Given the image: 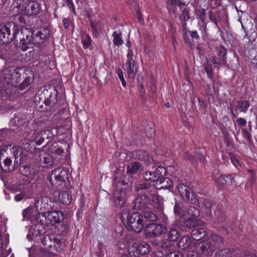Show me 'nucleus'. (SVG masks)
I'll list each match as a JSON object with an SVG mask.
<instances>
[{
    "label": "nucleus",
    "mask_w": 257,
    "mask_h": 257,
    "mask_svg": "<svg viewBox=\"0 0 257 257\" xmlns=\"http://www.w3.org/2000/svg\"><path fill=\"white\" fill-rule=\"evenodd\" d=\"M44 232H40L39 229H30L29 230L27 237L29 240L34 239L36 242L40 240L43 244L45 249L55 253V252H61L65 246L66 239L63 234L46 235L41 237Z\"/></svg>",
    "instance_id": "f257e3e1"
},
{
    "label": "nucleus",
    "mask_w": 257,
    "mask_h": 257,
    "mask_svg": "<svg viewBox=\"0 0 257 257\" xmlns=\"http://www.w3.org/2000/svg\"><path fill=\"white\" fill-rule=\"evenodd\" d=\"M22 73L24 74L23 68H7L0 74V95L3 99H6L13 93L12 86H17L22 80Z\"/></svg>",
    "instance_id": "f03ea898"
},
{
    "label": "nucleus",
    "mask_w": 257,
    "mask_h": 257,
    "mask_svg": "<svg viewBox=\"0 0 257 257\" xmlns=\"http://www.w3.org/2000/svg\"><path fill=\"white\" fill-rule=\"evenodd\" d=\"M64 151L59 148L56 143L49 148L48 153L44 152L41 154V162L44 168L51 166L54 163H58L62 159Z\"/></svg>",
    "instance_id": "7ed1b4c3"
},
{
    "label": "nucleus",
    "mask_w": 257,
    "mask_h": 257,
    "mask_svg": "<svg viewBox=\"0 0 257 257\" xmlns=\"http://www.w3.org/2000/svg\"><path fill=\"white\" fill-rule=\"evenodd\" d=\"M19 35L18 26L15 23L11 22L0 24V40L2 43H10L13 40H16Z\"/></svg>",
    "instance_id": "20e7f679"
},
{
    "label": "nucleus",
    "mask_w": 257,
    "mask_h": 257,
    "mask_svg": "<svg viewBox=\"0 0 257 257\" xmlns=\"http://www.w3.org/2000/svg\"><path fill=\"white\" fill-rule=\"evenodd\" d=\"M121 218L124 224L130 225L136 232H140L144 227L143 217L137 212L130 215L128 210L124 209L122 212Z\"/></svg>",
    "instance_id": "39448f33"
},
{
    "label": "nucleus",
    "mask_w": 257,
    "mask_h": 257,
    "mask_svg": "<svg viewBox=\"0 0 257 257\" xmlns=\"http://www.w3.org/2000/svg\"><path fill=\"white\" fill-rule=\"evenodd\" d=\"M226 50L223 47H220L215 55L210 61H207V64L205 67V70L208 77L211 78L213 74V70L211 65H214V67L217 68L224 65L226 63Z\"/></svg>",
    "instance_id": "423d86ee"
},
{
    "label": "nucleus",
    "mask_w": 257,
    "mask_h": 257,
    "mask_svg": "<svg viewBox=\"0 0 257 257\" xmlns=\"http://www.w3.org/2000/svg\"><path fill=\"white\" fill-rule=\"evenodd\" d=\"M67 175V171L64 168L55 169L50 176L51 185L56 189L61 190L65 186V180L68 178Z\"/></svg>",
    "instance_id": "0eeeda50"
},
{
    "label": "nucleus",
    "mask_w": 257,
    "mask_h": 257,
    "mask_svg": "<svg viewBox=\"0 0 257 257\" xmlns=\"http://www.w3.org/2000/svg\"><path fill=\"white\" fill-rule=\"evenodd\" d=\"M17 8L26 15H37L41 11V6L37 2L29 0H17Z\"/></svg>",
    "instance_id": "6e6552de"
},
{
    "label": "nucleus",
    "mask_w": 257,
    "mask_h": 257,
    "mask_svg": "<svg viewBox=\"0 0 257 257\" xmlns=\"http://www.w3.org/2000/svg\"><path fill=\"white\" fill-rule=\"evenodd\" d=\"M41 98H45L44 103L50 109L53 108L57 101V92L56 89L50 86L41 87L38 92Z\"/></svg>",
    "instance_id": "1a4fd4ad"
},
{
    "label": "nucleus",
    "mask_w": 257,
    "mask_h": 257,
    "mask_svg": "<svg viewBox=\"0 0 257 257\" xmlns=\"http://www.w3.org/2000/svg\"><path fill=\"white\" fill-rule=\"evenodd\" d=\"M149 244L145 242L141 243H130L128 250L129 255L133 257H140L141 255L148 253L150 251Z\"/></svg>",
    "instance_id": "9d476101"
},
{
    "label": "nucleus",
    "mask_w": 257,
    "mask_h": 257,
    "mask_svg": "<svg viewBox=\"0 0 257 257\" xmlns=\"http://www.w3.org/2000/svg\"><path fill=\"white\" fill-rule=\"evenodd\" d=\"M126 56L127 60L123 65V69L127 72L130 78L134 79L137 72V68L136 66V62L133 59L134 52L132 49L129 48Z\"/></svg>",
    "instance_id": "9b49d317"
},
{
    "label": "nucleus",
    "mask_w": 257,
    "mask_h": 257,
    "mask_svg": "<svg viewBox=\"0 0 257 257\" xmlns=\"http://www.w3.org/2000/svg\"><path fill=\"white\" fill-rule=\"evenodd\" d=\"M177 189L180 195L185 197V199L189 202L198 205L199 202L195 197L194 193L191 188L182 183H180L177 186Z\"/></svg>",
    "instance_id": "f8f14e48"
},
{
    "label": "nucleus",
    "mask_w": 257,
    "mask_h": 257,
    "mask_svg": "<svg viewBox=\"0 0 257 257\" xmlns=\"http://www.w3.org/2000/svg\"><path fill=\"white\" fill-rule=\"evenodd\" d=\"M166 231V227L161 224L151 223L146 226L145 230L148 236H159Z\"/></svg>",
    "instance_id": "ddd939ff"
},
{
    "label": "nucleus",
    "mask_w": 257,
    "mask_h": 257,
    "mask_svg": "<svg viewBox=\"0 0 257 257\" xmlns=\"http://www.w3.org/2000/svg\"><path fill=\"white\" fill-rule=\"evenodd\" d=\"M42 216L45 218L46 223L53 225L60 222L63 219V213L61 211H50L42 213Z\"/></svg>",
    "instance_id": "4468645a"
},
{
    "label": "nucleus",
    "mask_w": 257,
    "mask_h": 257,
    "mask_svg": "<svg viewBox=\"0 0 257 257\" xmlns=\"http://www.w3.org/2000/svg\"><path fill=\"white\" fill-rule=\"evenodd\" d=\"M249 106V102L247 100L239 101L236 105L230 104V111L232 117H236L239 112H246Z\"/></svg>",
    "instance_id": "2eb2a0df"
},
{
    "label": "nucleus",
    "mask_w": 257,
    "mask_h": 257,
    "mask_svg": "<svg viewBox=\"0 0 257 257\" xmlns=\"http://www.w3.org/2000/svg\"><path fill=\"white\" fill-rule=\"evenodd\" d=\"M159 190L168 189L171 190L173 189V183L169 178L161 177L156 179L154 181V185Z\"/></svg>",
    "instance_id": "dca6fc26"
},
{
    "label": "nucleus",
    "mask_w": 257,
    "mask_h": 257,
    "mask_svg": "<svg viewBox=\"0 0 257 257\" xmlns=\"http://www.w3.org/2000/svg\"><path fill=\"white\" fill-rule=\"evenodd\" d=\"M150 199L146 194H139L134 201V208L138 210L145 209L149 204Z\"/></svg>",
    "instance_id": "f3484780"
},
{
    "label": "nucleus",
    "mask_w": 257,
    "mask_h": 257,
    "mask_svg": "<svg viewBox=\"0 0 257 257\" xmlns=\"http://www.w3.org/2000/svg\"><path fill=\"white\" fill-rule=\"evenodd\" d=\"M112 199L115 205L118 207H124L126 204V195L124 191L115 190L113 194Z\"/></svg>",
    "instance_id": "a211bd4d"
},
{
    "label": "nucleus",
    "mask_w": 257,
    "mask_h": 257,
    "mask_svg": "<svg viewBox=\"0 0 257 257\" xmlns=\"http://www.w3.org/2000/svg\"><path fill=\"white\" fill-rule=\"evenodd\" d=\"M233 178L229 175H222L218 179H214V181L216 185L219 189L223 188L225 185L231 184Z\"/></svg>",
    "instance_id": "6ab92c4d"
},
{
    "label": "nucleus",
    "mask_w": 257,
    "mask_h": 257,
    "mask_svg": "<svg viewBox=\"0 0 257 257\" xmlns=\"http://www.w3.org/2000/svg\"><path fill=\"white\" fill-rule=\"evenodd\" d=\"M6 153L5 151H4L2 149L0 150V165L1 166L2 169L5 172H9L12 170V160L6 157L4 159L3 161V164H2L1 160L2 159V157H4V154Z\"/></svg>",
    "instance_id": "aec40b11"
},
{
    "label": "nucleus",
    "mask_w": 257,
    "mask_h": 257,
    "mask_svg": "<svg viewBox=\"0 0 257 257\" xmlns=\"http://www.w3.org/2000/svg\"><path fill=\"white\" fill-rule=\"evenodd\" d=\"M35 207L39 212L49 208L48 198L46 196L39 197L35 202Z\"/></svg>",
    "instance_id": "412c9836"
},
{
    "label": "nucleus",
    "mask_w": 257,
    "mask_h": 257,
    "mask_svg": "<svg viewBox=\"0 0 257 257\" xmlns=\"http://www.w3.org/2000/svg\"><path fill=\"white\" fill-rule=\"evenodd\" d=\"M49 31L47 29H43L36 34L35 41L38 44H43L49 38Z\"/></svg>",
    "instance_id": "4be33fe9"
},
{
    "label": "nucleus",
    "mask_w": 257,
    "mask_h": 257,
    "mask_svg": "<svg viewBox=\"0 0 257 257\" xmlns=\"http://www.w3.org/2000/svg\"><path fill=\"white\" fill-rule=\"evenodd\" d=\"M200 248L202 252L207 255H211L215 250V247L213 246V245L210 241H209V239H206L202 243Z\"/></svg>",
    "instance_id": "5701e85b"
},
{
    "label": "nucleus",
    "mask_w": 257,
    "mask_h": 257,
    "mask_svg": "<svg viewBox=\"0 0 257 257\" xmlns=\"http://www.w3.org/2000/svg\"><path fill=\"white\" fill-rule=\"evenodd\" d=\"M59 200L64 204H69L71 202L72 196L70 189L60 192L58 196Z\"/></svg>",
    "instance_id": "b1692460"
},
{
    "label": "nucleus",
    "mask_w": 257,
    "mask_h": 257,
    "mask_svg": "<svg viewBox=\"0 0 257 257\" xmlns=\"http://www.w3.org/2000/svg\"><path fill=\"white\" fill-rule=\"evenodd\" d=\"M203 222L198 218L190 217L184 221V226L186 228H192L198 226H201Z\"/></svg>",
    "instance_id": "393cba45"
},
{
    "label": "nucleus",
    "mask_w": 257,
    "mask_h": 257,
    "mask_svg": "<svg viewBox=\"0 0 257 257\" xmlns=\"http://www.w3.org/2000/svg\"><path fill=\"white\" fill-rule=\"evenodd\" d=\"M142 169L143 167L140 163L137 162H131L127 166V173L134 174Z\"/></svg>",
    "instance_id": "a878e982"
},
{
    "label": "nucleus",
    "mask_w": 257,
    "mask_h": 257,
    "mask_svg": "<svg viewBox=\"0 0 257 257\" xmlns=\"http://www.w3.org/2000/svg\"><path fill=\"white\" fill-rule=\"evenodd\" d=\"M50 130H44L40 132H37L39 134L36 137V143L37 145H41L44 141L45 138L49 139V133H51Z\"/></svg>",
    "instance_id": "bb28decb"
},
{
    "label": "nucleus",
    "mask_w": 257,
    "mask_h": 257,
    "mask_svg": "<svg viewBox=\"0 0 257 257\" xmlns=\"http://www.w3.org/2000/svg\"><path fill=\"white\" fill-rule=\"evenodd\" d=\"M192 243V241L190 236L185 235L182 237L178 244L180 248L186 249L191 246Z\"/></svg>",
    "instance_id": "cd10ccee"
},
{
    "label": "nucleus",
    "mask_w": 257,
    "mask_h": 257,
    "mask_svg": "<svg viewBox=\"0 0 257 257\" xmlns=\"http://www.w3.org/2000/svg\"><path fill=\"white\" fill-rule=\"evenodd\" d=\"M206 234V230L204 228H199L193 229L191 232L192 237L196 240L203 238Z\"/></svg>",
    "instance_id": "c85d7f7f"
},
{
    "label": "nucleus",
    "mask_w": 257,
    "mask_h": 257,
    "mask_svg": "<svg viewBox=\"0 0 257 257\" xmlns=\"http://www.w3.org/2000/svg\"><path fill=\"white\" fill-rule=\"evenodd\" d=\"M23 119L22 114L19 112L15 113L14 117L12 118L10 124L12 127H19L22 126Z\"/></svg>",
    "instance_id": "c756f323"
},
{
    "label": "nucleus",
    "mask_w": 257,
    "mask_h": 257,
    "mask_svg": "<svg viewBox=\"0 0 257 257\" xmlns=\"http://www.w3.org/2000/svg\"><path fill=\"white\" fill-rule=\"evenodd\" d=\"M167 236L170 241H176L180 237V234L176 229L171 227L168 231Z\"/></svg>",
    "instance_id": "7c9ffc66"
},
{
    "label": "nucleus",
    "mask_w": 257,
    "mask_h": 257,
    "mask_svg": "<svg viewBox=\"0 0 257 257\" xmlns=\"http://www.w3.org/2000/svg\"><path fill=\"white\" fill-rule=\"evenodd\" d=\"M208 239L213 245V246L215 247V249L223 243V238L215 234H211L210 238Z\"/></svg>",
    "instance_id": "2f4dec72"
},
{
    "label": "nucleus",
    "mask_w": 257,
    "mask_h": 257,
    "mask_svg": "<svg viewBox=\"0 0 257 257\" xmlns=\"http://www.w3.org/2000/svg\"><path fill=\"white\" fill-rule=\"evenodd\" d=\"M121 32L114 31L112 33L113 42L116 46H119L123 44V40L121 38Z\"/></svg>",
    "instance_id": "473e14b6"
},
{
    "label": "nucleus",
    "mask_w": 257,
    "mask_h": 257,
    "mask_svg": "<svg viewBox=\"0 0 257 257\" xmlns=\"http://www.w3.org/2000/svg\"><path fill=\"white\" fill-rule=\"evenodd\" d=\"M19 39L20 40V45L22 48V50L26 51L28 48L31 47L32 45V42L30 40H25V38L24 37L19 36Z\"/></svg>",
    "instance_id": "72a5a7b5"
},
{
    "label": "nucleus",
    "mask_w": 257,
    "mask_h": 257,
    "mask_svg": "<svg viewBox=\"0 0 257 257\" xmlns=\"http://www.w3.org/2000/svg\"><path fill=\"white\" fill-rule=\"evenodd\" d=\"M135 158L137 159L144 161L147 162L149 160V156L147 152L143 150H138L135 152Z\"/></svg>",
    "instance_id": "f704fd0d"
},
{
    "label": "nucleus",
    "mask_w": 257,
    "mask_h": 257,
    "mask_svg": "<svg viewBox=\"0 0 257 257\" xmlns=\"http://www.w3.org/2000/svg\"><path fill=\"white\" fill-rule=\"evenodd\" d=\"M33 208L31 207H28L23 211V220H28L31 219L33 216Z\"/></svg>",
    "instance_id": "c9c22d12"
},
{
    "label": "nucleus",
    "mask_w": 257,
    "mask_h": 257,
    "mask_svg": "<svg viewBox=\"0 0 257 257\" xmlns=\"http://www.w3.org/2000/svg\"><path fill=\"white\" fill-rule=\"evenodd\" d=\"M144 217L150 221H155L157 219V216L153 211L146 210L144 211Z\"/></svg>",
    "instance_id": "e433bc0d"
},
{
    "label": "nucleus",
    "mask_w": 257,
    "mask_h": 257,
    "mask_svg": "<svg viewBox=\"0 0 257 257\" xmlns=\"http://www.w3.org/2000/svg\"><path fill=\"white\" fill-rule=\"evenodd\" d=\"M166 174V169L162 166H159L155 172H153V177L156 179L164 177L163 176Z\"/></svg>",
    "instance_id": "4c0bfd02"
},
{
    "label": "nucleus",
    "mask_w": 257,
    "mask_h": 257,
    "mask_svg": "<svg viewBox=\"0 0 257 257\" xmlns=\"http://www.w3.org/2000/svg\"><path fill=\"white\" fill-rule=\"evenodd\" d=\"M187 212L192 218H197L200 215V211L194 206H190L188 209Z\"/></svg>",
    "instance_id": "58836bf2"
},
{
    "label": "nucleus",
    "mask_w": 257,
    "mask_h": 257,
    "mask_svg": "<svg viewBox=\"0 0 257 257\" xmlns=\"http://www.w3.org/2000/svg\"><path fill=\"white\" fill-rule=\"evenodd\" d=\"M19 36H23L25 38V40H30L31 41H33L34 37H33V33L31 31L26 29L21 31V33L19 34Z\"/></svg>",
    "instance_id": "ea45409f"
},
{
    "label": "nucleus",
    "mask_w": 257,
    "mask_h": 257,
    "mask_svg": "<svg viewBox=\"0 0 257 257\" xmlns=\"http://www.w3.org/2000/svg\"><path fill=\"white\" fill-rule=\"evenodd\" d=\"M230 251L228 249H223L217 251L215 254V257H229Z\"/></svg>",
    "instance_id": "a19ab883"
},
{
    "label": "nucleus",
    "mask_w": 257,
    "mask_h": 257,
    "mask_svg": "<svg viewBox=\"0 0 257 257\" xmlns=\"http://www.w3.org/2000/svg\"><path fill=\"white\" fill-rule=\"evenodd\" d=\"M91 37L88 35H86L82 39V43L84 49H87L91 44Z\"/></svg>",
    "instance_id": "79ce46f5"
},
{
    "label": "nucleus",
    "mask_w": 257,
    "mask_h": 257,
    "mask_svg": "<svg viewBox=\"0 0 257 257\" xmlns=\"http://www.w3.org/2000/svg\"><path fill=\"white\" fill-rule=\"evenodd\" d=\"M174 211L175 215L180 217H182L184 214V211L182 209L181 206L180 204L177 203L174 206Z\"/></svg>",
    "instance_id": "37998d69"
},
{
    "label": "nucleus",
    "mask_w": 257,
    "mask_h": 257,
    "mask_svg": "<svg viewBox=\"0 0 257 257\" xmlns=\"http://www.w3.org/2000/svg\"><path fill=\"white\" fill-rule=\"evenodd\" d=\"M139 90L141 98L144 101L146 100V91L144 87L143 84L140 81L138 82Z\"/></svg>",
    "instance_id": "c03bdc74"
},
{
    "label": "nucleus",
    "mask_w": 257,
    "mask_h": 257,
    "mask_svg": "<svg viewBox=\"0 0 257 257\" xmlns=\"http://www.w3.org/2000/svg\"><path fill=\"white\" fill-rule=\"evenodd\" d=\"M181 19L185 22L188 21L190 19L189 11L187 9H184L182 10L181 15Z\"/></svg>",
    "instance_id": "a18cd8bd"
},
{
    "label": "nucleus",
    "mask_w": 257,
    "mask_h": 257,
    "mask_svg": "<svg viewBox=\"0 0 257 257\" xmlns=\"http://www.w3.org/2000/svg\"><path fill=\"white\" fill-rule=\"evenodd\" d=\"M152 201L154 205L159 206L160 205L161 197L158 194L152 195Z\"/></svg>",
    "instance_id": "49530a36"
},
{
    "label": "nucleus",
    "mask_w": 257,
    "mask_h": 257,
    "mask_svg": "<svg viewBox=\"0 0 257 257\" xmlns=\"http://www.w3.org/2000/svg\"><path fill=\"white\" fill-rule=\"evenodd\" d=\"M13 150H14V155L16 159L18 158V157H21L20 158V163H23V162L24 161V159L23 158V156H22V153H21L20 154V155H19V153L20 151V149H19V148H13Z\"/></svg>",
    "instance_id": "de8ad7c7"
},
{
    "label": "nucleus",
    "mask_w": 257,
    "mask_h": 257,
    "mask_svg": "<svg viewBox=\"0 0 257 257\" xmlns=\"http://www.w3.org/2000/svg\"><path fill=\"white\" fill-rule=\"evenodd\" d=\"M116 73L117 74V76L119 77V79L121 81V84L123 87H125L126 85V81L124 78L123 72L121 69H118L116 71Z\"/></svg>",
    "instance_id": "09e8293b"
},
{
    "label": "nucleus",
    "mask_w": 257,
    "mask_h": 257,
    "mask_svg": "<svg viewBox=\"0 0 257 257\" xmlns=\"http://www.w3.org/2000/svg\"><path fill=\"white\" fill-rule=\"evenodd\" d=\"M144 178L145 180L147 181H152L153 182V184L154 185V181H155L156 177H153V173L151 172H146Z\"/></svg>",
    "instance_id": "8fccbe9b"
},
{
    "label": "nucleus",
    "mask_w": 257,
    "mask_h": 257,
    "mask_svg": "<svg viewBox=\"0 0 257 257\" xmlns=\"http://www.w3.org/2000/svg\"><path fill=\"white\" fill-rule=\"evenodd\" d=\"M66 3L67 7L74 14H76V11L72 0H66Z\"/></svg>",
    "instance_id": "3c124183"
},
{
    "label": "nucleus",
    "mask_w": 257,
    "mask_h": 257,
    "mask_svg": "<svg viewBox=\"0 0 257 257\" xmlns=\"http://www.w3.org/2000/svg\"><path fill=\"white\" fill-rule=\"evenodd\" d=\"M251 130H242V134L243 137L246 139L247 141H249L251 137Z\"/></svg>",
    "instance_id": "603ef678"
},
{
    "label": "nucleus",
    "mask_w": 257,
    "mask_h": 257,
    "mask_svg": "<svg viewBox=\"0 0 257 257\" xmlns=\"http://www.w3.org/2000/svg\"><path fill=\"white\" fill-rule=\"evenodd\" d=\"M188 32H183V38L184 40L185 41L186 44L187 45V46L189 47H192V44L191 41H190L189 37L187 34Z\"/></svg>",
    "instance_id": "864d4df0"
},
{
    "label": "nucleus",
    "mask_w": 257,
    "mask_h": 257,
    "mask_svg": "<svg viewBox=\"0 0 257 257\" xmlns=\"http://www.w3.org/2000/svg\"><path fill=\"white\" fill-rule=\"evenodd\" d=\"M236 122L239 127L244 126L246 125V120L242 117H239L236 121Z\"/></svg>",
    "instance_id": "5fc2aeb1"
},
{
    "label": "nucleus",
    "mask_w": 257,
    "mask_h": 257,
    "mask_svg": "<svg viewBox=\"0 0 257 257\" xmlns=\"http://www.w3.org/2000/svg\"><path fill=\"white\" fill-rule=\"evenodd\" d=\"M230 160H231L232 164L236 168H237L239 166H240L239 161L235 157L231 156H230Z\"/></svg>",
    "instance_id": "6e6d98bb"
},
{
    "label": "nucleus",
    "mask_w": 257,
    "mask_h": 257,
    "mask_svg": "<svg viewBox=\"0 0 257 257\" xmlns=\"http://www.w3.org/2000/svg\"><path fill=\"white\" fill-rule=\"evenodd\" d=\"M170 3L173 5H178L179 7L185 5L182 0H170Z\"/></svg>",
    "instance_id": "4d7b16f0"
},
{
    "label": "nucleus",
    "mask_w": 257,
    "mask_h": 257,
    "mask_svg": "<svg viewBox=\"0 0 257 257\" xmlns=\"http://www.w3.org/2000/svg\"><path fill=\"white\" fill-rule=\"evenodd\" d=\"M25 195L24 194L21 193L20 194H17L15 196V200L17 202L21 201L24 198Z\"/></svg>",
    "instance_id": "13d9d810"
},
{
    "label": "nucleus",
    "mask_w": 257,
    "mask_h": 257,
    "mask_svg": "<svg viewBox=\"0 0 257 257\" xmlns=\"http://www.w3.org/2000/svg\"><path fill=\"white\" fill-rule=\"evenodd\" d=\"M62 123H64V124H63L61 126V127H70V125L71 124V122H70L69 118H67L65 120H62Z\"/></svg>",
    "instance_id": "bf43d9fd"
},
{
    "label": "nucleus",
    "mask_w": 257,
    "mask_h": 257,
    "mask_svg": "<svg viewBox=\"0 0 257 257\" xmlns=\"http://www.w3.org/2000/svg\"><path fill=\"white\" fill-rule=\"evenodd\" d=\"M149 90L153 94L156 92L157 88L155 84L153 82H151L149 85Z\"/></svg>",
    "instance_id": "052dcab7"
},
{
    "label": "nucleus",
    "mask_w": 257,
    "mask_h": 257,
    "mask_svg": "<svg viewBox=\"0 0 257 257\" xmlns=\"http://www.w3.org/2000/svg\"><path fill=\"white\" fill-rule=\"evenodd\" d=\"M140 186L141 189H147L150 187L151 184L150 182H147L142 184Z\"/></svg>",
    "instance_id": "680f3d73"
},
{
    "label": "nucleus",
    "mask_w": 257,
    "mask_h": 257,
    "mask_svg": "<svg viewBox=\"0 0 257 257\" xmlns=\"http://www.w3.org/2000/svg\"><path fill=\"white\" fill-rule=\"evenodd\" d=\"M146 134L148 138H152L155 134V130H147V132H146Z\"/></svg>",
    "instance_id": "e2e57ef3"
},
{
    "label": "nucleus",
    "mask_w": 257,
    "mask_h": 257,
    "mask_svg": "<svg viewBox=\"0 0 257 257\" xmlns=\"http://www.w3.org/2000/svg\"><path fill=\"white\" fill-rule=\"evenodd\" d=\"M198 102L201 107L203 108H205L206 107V104L202 98L200 97H198Z\"/></svg>",
    "instance_id": "0e129e2a"
},
{
    "label": "nucleus",
    "mask_w": 257,
    "mask_h": 257,
    "mask_svg": "<svg viewBox=\"0 0 257 257\" xmlns=\"http://www.w3.org/2000/svg\"><path fill=\"white\" fill-rule=\"evenodd\" d=\"M190 35L192 38L196 40L198 39L199 37L196 31H191L190 32Z\"/></svg>",
    "instance_id": "69168bd1"
},
{
    "label": "nucleus",
    "mask_w": 257,
    "mask_h": 257,
    "mask_svg": "<svg viewBox=\"0 0 257 257\" xmlns=\"http://www.w3.org/2000/svg\"><path fill=\"white\" fill-rule=\"evenodd\" d=\"M63 25L65 29H67L69 27L70 21L69 20L65 18L63 20Z\"/></svg>",
    "instance_id": "338daca9"
},
{
    "label": "nucleus",
    "mask_w": 257,
    "mask_h": 257,
    "mask_svg": "<svg viewBox=\"0 0 257 257\" xmlns=\"http://www.w3.org/2000/svg\"><path fill=\"white\" fill-rule=\"evenodd\" d=\"M6 136V132L4 130H0V142L3 141L5 139Z\"/></svg>",
    "instance_id": "774afa93"
}]
</instances>
